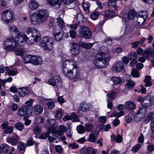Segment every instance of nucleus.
<instances>
[{
    "instance_id": "1",
    "label": "nucleus",
    "mask_w": 154,
    "mask_h": 154,
    "mask_svg": "<svg viewBox=\"0 0 154 154\" xmlns=\"http://www.w3.org/2000/svg\"><path fill=\"white\" fill-rule=\"evenodd\" d=\"M48 15L47 10L44 9L38 10L30 16V21L32 24L38 25L46 21Z\"/></svg>"
},
{
    "instance_id": "2",
    "label": "nucleus",
    "mask_w": 154,
    "mask_h": 154,
    "mask_svg": "<svg viewBox=\"0 0 154 154\" xmlns=\"http://www.w3.org/2000/svg\"><path fill=\"white\" fill-rule=\"evenodd\" d=\"M110 59V56L108 53L101 51L97 54L94 58V64L98 68H103L108 65Z\"/></svg>"
},
{
    "instance_id": "3",
    "label": "nucleus",
    "mask_w": 154,
    "mask_h": 154,
    "mask_svg": "<svg viewBox=\"0 0 154 154\" xmlns=\"http://www.w3.org/2000/svg\"><path fill=\"white\" fill-rule=\"evenodd\" d=\"M54 41L53 37L45 36L42 38L40 46L44 50L47 51L51 50L53 48Z\"/></svg>"
},
{
    "instance_id": "4",
    "label": "nucleus",
    "mask_w": 154,
    "mask_h": 154,
    "mask_svg": "<svg viewBox=\"0 0 154 154\" xmlns=\"http://www.w3.org/2000/svg\"><path fill=\"white\" fill-rule=\"evenodd\" d=\"M82 23L84 25L80 26L81 27L79 31V35L82 38L89 39L91 36L92 32L88 27L85 26L87 24L85 20H83Z\"/></svg>"
},
{
    "instance_id": "5",
    "label": "nucleus",
    "mask_w": 154,
    "mask_h": 154,
    "mask_svg": "<svg viewBox=\"0 0 154 154\" xmlns=\"http://www.w3.org/2000/svg\"><path fill=\"white\" fill-rule=\"evenodd\" d=\"M14 35L12 36L11 38H7L4 42V48L5 49L9 51L13 50L15 46L16 45L17 42Z\"/></svg>"
},
{
    "instance_id": "6",
    "label": "nucleus",
    "mask_w": 154,
    "mask_h": 154,
    "mask_svg": "<svg viewBox=\"0 0 154 154\" xmlns=\"http://www.w3.org/2000/svg\"><path fill=\"white\" fill-rule=\"evenodd\" d=\"M76 10L77 12L76 13V20L77 23L75 24H70L69 26V27L72 30H74L75 31L77 29V27L79 25L80 26H83L84 24H83L82 23L84 20H83V17L81 14L82 11L79 8H77Z\"/></svg>"
},
{
    "instance_id": "7",
    "label": "nucleus",
    "mask_w": 154,
    "mask_h": 154,
    "mask_svg": "<svg viewBox=\"0 0 154 154\" xmlns=\"http://www.w3.org/2000/svg\"><path fill=\"white\" fill-rule=\"evenodd\" d=\"M2 20L6 23L11 22L14 19V14L11 11L6 10L3 12Z\"/></svg>"
},
{
    "instance_id": "8",
    "label": "nucleus",
    "mask_w": 154,
    "mask_h": 154,
    "mask_svg": "<svg viewBox=\"0 0 154 154\" xmlns=\"http://www.w3.org/2000/svg\"><path fill=\"white\" fill-rule=\"evenodd\" d=\"M21 36L22 37H23V39H19L18 40V42L17 43V45L19 46H23L24 45L26 42L28 44H32L34 42H35V39L33 38L32 36L28 37L25 35H22Z\"/></svg>"
},
{
    "instance_id": "9",
    "label": "nucleus",
    "mask_w": 154,
    "mask_h": 154,
    "mask_svg": "<svg viewBox=\"0 0 154 154\" xmlns=\"http://www.w3.org/2000/svg\"><path fill=\"white\" fill-rule=\"evenodd\" d=\"M49 84L53 86L55 88L59 89L62 86V81L59 76H55L49 79Z\"/></svg>"
},
{
    "instance_id": "10",
    "label": "nucleus",
    "mask_w": 154,
    "mask_h": 154,
    "mask_svg": "<svg viewBox=\"0 0 154 154\" xmlns=\"http://www.w3.org/2000/svg\"><path fill=\"white\" fill-rule=\"evenodd\" d=\"M154 104V97L152 96L147 95L144 97V100L142 106L147 108L152 106Z\"/></svg>"
},
{
    "instance_id": "11",
    "label": "nucleus",
    "mask_w": 154,
    "mask_h": 154,
    "mask_svg": "<svg viewBox=\"0 0 154 154\" xmlns=\"http://www.w3.org/2000/svg\"><path fill=\"white\" fill-rule=\"evenodd\" d=\"M9 30L10 34L11 35V37L13 35L15 36V38L16 39V41H18L19 39H23V37H21V33L18 30L17 28L15 26H10L9 27Z\"/></svg>"
},
{
    "instance_id": "12",
    "label": "nucleus",
    "mask_w": 154,
    "mask_h": 154,
    "mask_svg": "<svg viewBox=\"0 0 154 154\" xmlns=\"http://www.w3.org/2000/svg\"><path fill=\"white\" fill-rule=\"evenodd\" d=\"M33 112L29 109L27 108L24 106L20 107L18 110V114L19 116L21 117L24 116L23 120H25V116H27L28 115H30Z\"/></svg>"
},
{
    "instance_id": "13",
    "label": "nucleus",
    "mask_w": 154,
    "mask_h": 154,
    "mask_svg": "<svg viewBox=\"0 0 154 154\" xmlns=\"http://www.w3.org/2000/svg\"><path fill=\"white\" fill-rule=\"evenodd\" d=\"M20 137L15 133L12 134L11 137H9L6 139L7 142L13 146H16L20 141Z\"/></svg>"
},
{
    "instance_id": "14",
    "label": "nucleus",
    "mask_w": 154,
    "mask_h": 154,
    "mask_svg": "<svg viewBox=\"0 0 154 154\" xmlns=\"http://www.w3.org/2000/svg\"><path fill=\"white\" fill-rule=\"evenodd\" d=\"M70 45L71 48L70 49L71 54L73 55H76L79 53L80 47L78 44L75 42H71Z\"/></svg>"
},
{
    "instance_id": "15",
    "label": "nucleus",
    "mask_w": 154,
    "mask_h": 154,
    "mask_svg": "<svg viewBox=\"0 0 154 154\" xmlns=\"http://www.w3.org/2000/svg\"><path fill=\"white\" fill-rule=\"evenodd\" d=\"M143 55L146 59H149L151 57H154V50L152 48H146L143 52Z\"/></svg>"
},
{
    "instance_id": "16",
    "label": "nucleus",
    "mask_w": 154,
    "mask_h": 154,
    "mask_svg": "<svg viewBox=\"0 0 154 154\" xmlns=\"http://www.w3.org/2000/svg\"><path fill=\"white\" fill-rule=\"evenodd\" d=\"M46 1L49 5L55 9L59 8L61 4V0H46Z\"/></svg>"
},
{
    "instance_id": "17",
    "label": "nucleus",
    "mask_w": 154,
    "mask_h": 154,
    "mask_svg": "<svg viewBox=\"0 0 154 154\" xmlns=\"http://www.w3.org/2000/svg\"><path fill=\"white\" fill-rule=\"evenodd\" d=\"M147 17V14L146 11L142 12L140 14L138 15L137 21L138 24L143 25L145 22V20Z\"/></svg>"
},
{
    "instance_id": "18",
    "label": "nucleus",
    "mask_w": 154,
    "mask_h": 154,
    "mask_svg": "<svg viewBox=\"0 0 154 154\" xmlns=\"http://www.w3.org/2000/svg\"><path fill=\"white\" fill-rule=\"evenodd\" d=\"M18 90L20 96L24 97L28 94L30 89L29 87H26L19 88Z\"/></svg>"
},
{
    "instance_id": "19",
    "label": "nucleus",
    "mask_w": 154,
    "mask_h": 154,
    "mask_svg": "<svg viewBox=\"0 0 154 154\" xmlns=\"http://www.w3.org/2000/svg\"><path fill=\"white\" fill-rule=\"evenodd\" d=\"M90 105L85 101L82 102L80 106V108L83 112H87L89 111L90 108Z\"/></svg>"
},
{
    "instance_id": "20",
    "label": "nucleus",
    "mask_w": 154,
    "mask_h": 154,
    "mask_svg": "<svg viewBox=\"0 0 154 154\" xmlns=\"http://www.w3.org/2000/svg\"><path fill=\"white\" fill-rule=\"evenodd\" d=\"M63 32L60 30L57 31L55 29L53 32V35L55 40L57 41H60L62 40L63 37Z\"/></svg>"
},
{
    "instance_id": "21",
    "label": "nucleus",
    "mask_w": 154,
    "mask_h": 154,
    "mask_svg": "<svg viewBox=\"0 0 154 154\" xmlns=\"http://www.w3.org/2000/svg\"><path fill=\"white\" fill-rule=\"evenodd\" d=\"M125 107L130 110H134L136 108V104L135 103L131 101H128L125 103Z\"/></svg>"
},
{
    "instance_id": "22",
    "label": "nucleus",
    "mask_w": 154,
    "mask_h": 154,
    "mask_svg": "<svg viewBox=\"0 0 154 154\" xmlns=\"http://www.w3.org/2000/svg\"><path fill=\"white\" fill-rule=\"evenodd\" d=\"M18 42H17L16 45L15 46L14 49L13 50L14 51V53L15 54L18 56H22L25 52L23 48H16L17 46H19L17 45V43Z\"/></svg>"
},
{
    "instance_id": "23",
    "label": "nucleus",
    "mask_w": 154,
    "mask_h": 154,
    "mask_svg": "<svg viewBox=\"0 0 154 154\" xmlns=\"http://www.w3.org/2000/svg\"><path fill=\"white\" fill-rule=\"evenodd\" d=\"M136 12L134 10H131L129 11V13L125 14L123 17L124 19H126L128 18L129 19H133L136 15Z\"/></svg>"
},
{
    "instance_id": "24",
    "label": "nucleus",
    "mask_w": 154,
    "mask_h": 154,
    "mask_svg": "<svg viewBox=\"0 0 154 154\" xmlns=\"http://www.w3.org/2000/svg\"><path fill=\"white\" fill-rule=\"evenodd\" d=\"M33 55L32 56L30 54H26L22 57L23 62L26 63H32Z\"/></svg>"
},
{
    "instance_id": "25",
    "label": "nucleus",
    "mask_w": 154,
    "mask_h": 154,
    "mask_svg": "<svg viewBox=\"0 0 154 154\" xmlns=\"http://www.w3.org/2000/svg\"><path fill=\"white\" fill-rule=\"evenodd\" d=\"M43 110L42 106L39 104L35 105L33 108V111L36 115H39L42 113Z\"/></svg>"
},
{
    "instance_id": "26",
    "label": "nucleus",
    "mask_w": 154,
    "mask_h": 154,
    "mask_svg": "<svg viewBox=\"0 0 154 154\" xmlns=\"http://www.w3.org/2000/svg\"><path fill=\"white\" fill-rule=\"evenodd\" d=\"M32 36L33 38L35 39V42L39 41L41 38L40 34L39 31L35 29H34L33 33H32Z\"/></svg>"
},
{
    "instance_id": "27",
    "label": "nucleus",
    "mask_w": 154,
    "mask_h": 154,
    "mask_svg": "<svg viewBox=\"0 0 154 154\" xmlns=\"http://www.w3.org/2000/svg\"><path fill=\"white\" fill-rule=\"evenodd\" d=\"M124 67L125 66L124 64H123V63L122 62H119L116 64L113 68L115 71L119 72L122 70Z\"/></svg>"
},
{
    "instance_id": "28",
    "label": "nucleus",
    "mask_w": 154,
    "mask_h": 154,
    "mask_svg": "<svg viewBox=\"0 0 154 154\" xmlns=\"http://www.w3.org/2000/svg\"><path fill=\"white\" fill-rule=\"evenodd\" d=\"M9 146L6 144H4L0 146V153H7L8 152Z\"/></svg>"
},
{
    "instance_id": "29",
    "label": "nucleus",
    "mask_w": 154,
    "mask_h": 154,
    "mask_svg": "<svg viewBox=\"0 0 154 154\" xmlns=\"http://www.w3.org/2000/svg\"><path fill=\"white\" fill-rule=\"evenodd\" d=\"M43 61L40 57L33 55L32 60V64L34 65L41 64L42 63Z\"/></svg>"
},
{
    "instance_id": "30",
    "label": "nucleus",
    "mask_w": 154,
    "mask_h": 154,
    "mask_svg": "<svg viewBox=\"0 0 154 154\" xmlns=\"http://www.w3.org/2000/svg\"><path fill=\"white\" fill-rule=\"evenodd\" d=\"M28 6L31 9L34 10L36 9L38 7V4L36 1L33 0H30L28 4Z\"/></svg>"
},
{
    "instance_id": "31",
    "label": "nucleus",
    "mask_w": 154,
    "mask_h": 154,
    "mask_svg": "<svg viewBox=\"0 0 154 154\" xmlns=\"http://www.w3.org/2000/svg\"><path fill=\"white\" fill-rule=\"evenodd\" d=\"M112 80L114 84L116 85H120L124 82V79L119 77H113Z\"/></svg>"
},
{
    "instance_id": "32",
    "label": "nucleus",
    "mask_w": 154,
    "mask_h": 154,
    "mask_svg": "<svg viewBox=\"0 0 154 154\" xmlns=\"http://www.w3.org/2000/svg\"><path fill=\"white\" fill-rule=\"evenodd\" d=\"M56 22L60 29L63 28L65 26V23L61 17H58L56 19Z\"/></svg>"
},
{
    "instance_id": "33",
    "label": "nucleus",
    "mask_w": 154,
    "mask_h": 154,
    "mask_svg": "<svg viewBox=\"0 0 154 154\" xmlns=\"http://www.w3.org/2000/svg\"><path fill=\"white\" fill-rule=\"evenodd\" d=\"M111 138L112 140L114 141H116L118 143L122 142L123 139L122 136L119 134H118L116 137L115 135H111Z\"/></svg>"
},
{
    "instance_id": "34",
    "label": "nucleus",
    "mask_w": 154,
    "mask_h": 154,
    "mask_svg": "<svg viewBox=\"0 0 154 154\" xmlns=\"http://www.w3.org/2000/svg\"><path fill=\"white\" fill-rule=\"evenodd\" d=\"M33 102V101L32 100H29L25 103V104L26 105L24 106L27 107L28 109L32 112H33V108L32 106V105Z\"/></svg>"
},
{
    "instance_id": "35",
    "label": "nucleus",
    "mask_w": 154,
    "mask_h": 154,
    "mask_svg": "<svg viewBox=\"0 0 154 154\" xmlns=\"http://www.w3.org/2000/svg\"><path fill=\"white\" fill-rule=\"evenodd\" d=\"M114 14V12L113 11L107 10L105 11L104 15L106 18H112L113 17Z\"/></svg>"
},
{
    "instance_id": "36",
    "label": "nucleus",
    "mask_w": 154,
    "mask_h": 154,
    "mask_svg": "<svg viewBox=\"0 0 154 154\" xmlns=\"http://www.w3.org/2000/svg\"><path fill=\"white\" fill-rule=\"evenodd\" d=\"M146 108H145L143 107H140L139 108L138 111L137 113L134 116V118L135 119H137V115L141 114L143 115H144L146 113Z\"/></svg>"
},
{
    "instance_id": "37",
    "label": "nucleus",
    "mask_w": 154,
    "mask_h": 154,
    "mask_svg": "<svg viewBox=\"0 0 154 154\" xmlns=\"http://www.w3.org/2000/svg\"><path fill=\"white\" fill-rule=\"evenodd\" d=\"M94 44L93 43H84L83 42H81L80 45L82 48H86L88 49L92 47Z\"/></svg>"
},
{
    "instance_id": "38",
    "label": "nucleus",
    "mask_w": 154,
    "mask_h": 154,
    "mask_svg": "<svg viewBox=\"0 0 154 154\" xmlns=\"http://www.w3.org/2000/svg\"><path fill=\"white\" fill-rule=\"evenodd\" d=\"M83 10L86 12L88 13L89 12L90 5L88 2H84L82 5Z\"/></svg>"
},
{
    "instance_id": "39",
    "label": "nucleus",
    "mask_w": 154,
    "mask_h": 154,
    "mask_svg": "<svg viewBox=\"0 0 154 154\" xmlns=\"http://www.w3.org/2000/svg\"><path fill=\"white\" fill-rule=\"evenodd\" d=\"M134 85L135 83L133 81L128 80L126 85V87L129 90H131L133 89Z\"/></svg>"
},
{
    "instance_id": "40",
    "label": "nucleus",
    "mask_w": 154,
    "mask_h": 154,
    "mask_svg": "<svg viewBox=\"0 0 154 154\" xmlns=\"http://www.w3.org/2000/svg\"><path fill=\"white\" fill-rule=\"evenodd\" d=\"M100 13L95 10L91 14V18L94 20H97L98 19Z\"/></svg>"
},
{
    "instance_id": "41",
    "label": "nucleus",
    "mask_w": 154,
    "mask_h": 154,
    "mask_svg": "<svg viewBox=\"0 0 154 154\" xmlns=\"http://www.w3.org/2000/svg\"><path fill=\"white\" fill-rule=\"evenodd\" d=\"M131 74L132 76L134 77L138 78L140 76V73L137 68L132 69Z\"/></svg>"
},
{
    "instance_id": "42",
    "label": "nucleus",
    "mask_w": 154,
    "mask_h": 154,
    "mask_svg": "<svg viewBox=\"0 0 154 154\" xmlns=\"http://www.w3.org/2000/svg\"><path fill=\"white\" fill-rule=\"evenodd\" d=\"M77 130L78 133L80 134L85 133L86 130L85 127L82 125L78 126L77 127Z\"/></svg>"
},
{
    "instance_id": "43",
    "label": "nucleus",
    "mask_w": 154,
    "mask_h": 154,
    "mask_svg": "<svg viewBox=\"0 0 154 154\" xmlns=\"http://www.w3.org/2000/svg\"><path fill=\"white\" fill-rule=\"evenodd\" d=\"M23 125L21 122H18L16 123L15 125V127L17 129L21 131L24 128Z\"/></svg>"
},
{
    "instance_id": "44",
    "label": "nucleus",
    "mask_w": 154,
    "mask_h": 154,
    "mask_svg": "<svg viewBox=\"0 0 154 154\" xmlns=\"http://www.w3.org/2000/svg\"><path fill=\"white\" fill-rule=\"evenodd\" d=\"M154 114L152 112H150L149 113L145 120V122L146 124L148 123L151 119L153 116H154Z\"/></svg>"
},
{
    "instance_id": "45",
    "label": "nucleus",
    "mask_w": 154,
    "mask_h": 154,
    "mask_svg": "<svg viewBox=\"0 0 154 154\" xmlns=\"http://www.w3.org/2000/svg\"><path fill=\"white\" fill-rule=\"evenodd\" d=\"M116 93V92L112 91L109 94H108L106 95V96L108 97V100H110V99L112 100L115 99V95Z\"/></svg>"
},
{
    "instance_id": "46",
    "label": "nucleus",
    "mask_w": 154,
    "mask_h": 154,
    "mask_svg": "<svg viewBox=\"0 0 154 154\" xmlns=\"http://www.w3.org/2000/svg\"><path fill=\"white\" fill-rule=\"evenodd\" d=\"M72 78H76L77 77L79 73V71L77 70L76 68L73 69L72 70Z\"/></svg>"
},
{
    "instance_id": "47",
    "label": "nucleus",
    "mask_w": 154,
    "mask_h": 154,
    "mask_svg": "<svg viewBox=\"0 0 154 154\" xmlns=\"http://www.w3.org/2000/svg\"><path fill=\"white\" fill-rule=\"evenodd\" d=\"M63 73L66 76L69 78H72V70H68V69L63 70Z\"/></svg>"
},
{
    "instance_id": "48",
    "label": "nucleus",
    "mask_w": 154,
    "mask_h": 154,
    "mask_svg": "<svg viewBox=\"0 0 154 154\" xmlns=\"http://www.w3.org/2000/svg\"><path fill=\"white\" fill-rule=\"evenodd\" d=\"M137 57V54L136 52H131L129 54L128 57L130 60L136 59Z\"/></svg>"
},
{
    "instance_id": "49",
    "label": "nucleus",
    "mask_w": 154,
    "mask_h": 154,
    "mask_svg": "<svg viewBox=\"0 0 154 154\" xmlns=\"http://www.w3.org/2000/svg\"><path fill=\"white\" fill-rule=\"evenodd\" d=\"M85 130L88 132L91 131L93 128V125L91 124H87L85 125Z\"/></svg>"
},
{
    "instance_id": "50",
    "label": "nucleus",
    "mask_w": 154,
    "mask_h": 154,
    "mask_svg": "<svg viewBox=\"0 0 154 154\" xmlns=\"http://www.w3.org/2000/svg\"><path fill=\"white\" fill-rule=\"evenodd\" d=\"M97 138L95 137V135L93 134H90L88 140L91 142H94L97 140Z\"/></svg>"
},
{
    "instance_id": "51",
    "label": "nucleus",
    "mask_w": 154,
    "mask_h": 154,
    "mask_svg": "<svg viewBox=\"0 0 154 154\" xmlns=\"http://www.w3.org/2000/svg\"><path fill=\"white\" fill-rule=\"evenodd\" d=\"M13 131V128L12 127L10 126L5 129L4 133L6 134H10L12 133Z\"/></svg>"
},
{
    "instance_id": "52",
    "label": "nucleus",
    "mask_w": 154,
    "mask_h": 154,
    "mask_svg": "<svg viewBox=\"0 0 154 154\" xmlns=\"http://www.w3.org/2000/svg\"><path fill=\"white\" fill-rule=\"evenodd\" d=\"M118 0H109L108 2V6L109 8L113 7L115 5V2Z\"/></svg>"
},
{
    "instance_id": "53",
    "label": "nucleus",
    "mask_w": 154,
    "mask_h": 154,
    "mask_svg": "<svg viewBox=\"0 0 154 154\" xmlns=\"http://www.w3.org/2000/svg\"><path fill=\"white\" fill-rule=\"evenodd\" d=\"M71 119L74 122H78L79 119L75 113H72L71 115Z\"/></svg>"
},
{
    "instance_id": "54",
    "label": "nucleus",
    "mask_w": 154,
    "mask_h": 154,
    "mask_svg": "<svg viewBox=\"0 0 154 154\" xmlns=\"http://www.w3.org/2000/svg\"><path fill=\"white\" fill-rule=\"evenodd\" d=\"M140 145L138 143L132 148L131 150L133 152H138L140 147Z\"/></svg>"
},
{
    "instance_id": "55",
    "label": "nucleus",
    "mask_w": 154,
    "mask_h": 154,
    "mask_svg": "<svg viewBox=\"0 0 154 154\" xmlns=\"http://www.w3.org/2000/svg\"><path fill=\"white\" fill-rule=\"evenodd\" d=\"M33 133L35 134H38L41 132L40 128L37 125H35L33 128Z\"/></svg>"
},
{
    "instance_id": "56",
    "label": "nucleus",
    "mask_w": 154,
    "mask_h": 154,
    "mask_svg": "<svg viewBox=\"0 0 154 154\" xmlns=\"http://www.w3.org/2000/svg\"><path fill=\"white\" fill-rule=\"evenodd\" d=\"M25 144L22 142L19 143L17 145V147L20 150H23L25 147Z\"/></svg>"
},
{
    "instance_id": "57",
    "label": "nucleus",
    "mask_w": 154,
    "mask_h": 154,
    "mask_svg": "<svg viewBox=\"0 0 154 154\" xmlns=\"http://www.w3.org/2000/svg\"><path fill=\"white\" fill-rule=\"evenodd\" d=\"M10 109L13 112L16 111L18 108V106L16 103H13L10 107Z\"/></svg>"
},
{
    "instance_id": "58",
    "label": "nucleus",
    "mask_w": 154,
    "mask_h": 154,
    "mask_svg": "<svg viewBox=\"0 0 154 154\" xmlns=\"http://www.w3.org/2000/svg\"><path fill=\"white\" fill-rule=\"evenodd\" d=\"M50 135L48 132H46L41 134L40 136V138L42 139H45L47 137H48Z\"/></svg>"
},
{
    "instance_id": "59",
    "label": "nucleus",
    "mask_w": 154,
    "mask_h": 154,
    "mask_svg": "<svg viewBox=\"0 0 154 154\" xmlns=\"http://www.w3.org/2000/svg\"><path fill=\"white\" fill-rule=\"evenodd\" d=\"M62 116V114L60 110H57V112L55 116V118L57 119H60Z\"/></svg>"
},
{
    "instance_id": "60",
    "label": "nucleus",
    "mask_w": 154,
    "mask_h": 154,
    "mask_svg": "<svg viewBox=\"0 0 154 154\" xmlns=\"http://www.w3.org/2000/svg\"><path fill=\"white\" fill-rule=\"evenodd\" d=\"M69 147L72 149H75L79 147V145L76 144V142H74L72 143H70L69 146Z\"/></svg>"
},
{
    "instance_id": "61",
    "label": "nucleus",
    "mask_w": 154,
    "mask_h": 154,
    "mask_svg": "<svg viewBox=\"0 0 154 154\" xmlns=\"http://www.w3.org/2000/svg\"><path fill=\"white\" fill-rule=\"evenodd\" d=\"M47 105L48 108L50 109H53L55 106V104L54 102L53 101L49 102L47 103Z\"/></svg>"
},
{
    "instance_id": "62",
    "label": "nucleus",
    "mask_w": 154,
    "mask_h": 154,
    "mask_svg": "<svg viewBox=\"0 0 154 154\" xmlns=\"http://www.w3.org/2000/svg\"><path fill=\"white\" fill-rule=\"evenodd\" d=\"M18 72L17 70H11L8 72V75H9L14 76L17 74Z\"/></svg>"
},
{
    "instance_id": "63",
    "label": "nucleus",
    "mask_w": 154,
    "mask_h": 154,
    "mask_svg": "<svg viewBox=\"0 0 154 154\" xmlns=\"http://www.w3.org/2000/svg\"><path fill=\"white\" fill-rule=\"evenodd\" d=\"M70 36L72 38H74L76 36V33L74 30H70L69 31Z\"/></svg>"
},
{
    "instance_id": "64",
    "label": "nucleus",
    "mask_w": 154,
    "mask_h": 154,
    "mask_svg": "<svg viewBox=\"0 0 154 154\" xmlns=\"http://www.w3.org/2000/svg\"><path fill=\"white\" fill-rule=\"evenodd\" d=\"M56 131L55 128L53 127H50L48 128L47 132H48L49 133H56Z\"/></svg>"
}]
</instances>
